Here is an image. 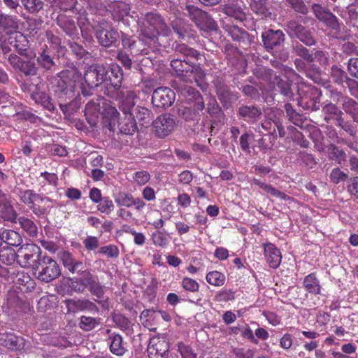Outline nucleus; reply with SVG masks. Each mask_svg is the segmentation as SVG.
I'll list each match as a JSON object with an SVG mask.
<instances>
[{
	"label": "nucleus",
	"instance_id": "338daca9",
	"mask_svg": "<svg viewBox=\"0 0 358 358\" xmlns=\"http://www.w3.org/2000/svg\"><path fill=\"white\" fill-rule=\"evenodd\" d=\"M113 201L108 196H104L97 205V210L101 213L110 214L114 210Z\"/></svg>",
	"mask_w": 358,
	"mask_h": 358
},
{
	"label": "nucleus",
	"instance_id": "37998d69",
	"mask_svg": "<svg viewBox=\"0 0 358 358\" xmlns=\"http://www.w3.org/2000/svg\"><path fill=\"white\" fill-rule=\"evenodd\" d=\"M50 52V48L45 45L42 51L39 52V55L36 59L38 64L46 70H50L55 64Z\"/></svg>",
	"mask_w": 358,
	"mask_h": 358
},
{
	"label": "nucleus",
	"instance_id": "603ef678",
	"mask_svg": "<svg viewBox=\"0 0 358 358\" xmlns=\"http://www.w3.org/2000/svg\"><path fill=\"white\" fill-rule=\"evenodd\" d=\"M224 12L227 15L226 18H234L239 22H243L245 19V14L242 8L234 5H226Z\"/></svg>",
	"mask_w": 358,
	"mask_h": 358
},
{
	"label": "nucleus",
	"instance_id": "e433bc0d",
	"mask_svg": "<svg viewBox=\"0 0 358 358\" xmlns=\"http://www.w3.org/2000/svg\"><path fill=\"white\" fill-rule=\"evenodd\" d=\"M303 285L306 292L313 295L321 294L322 286L316 272L310 273L304 277Z\"/></svg>",
	"mask_w": 358,
	"mask_h": 358
},
{
	"label": "nucleus",
	"instance_id": "49530a36",
	"mask_svg": "<svg viewBox=\"0 0 358 358\" xmlns=\"http://www.w3.org/2000/svg\"><path fill=\"white\" fill-rule=\"evenodd\" d=\"M101 323V319L100 317L82 315L80 317L79 327L85 331H90L99 327Z\"/></svg>",
	"mask_w": 358,
	"mask_h": 358
},
{
	"label": "nucleus",
	"instance_id": "dca6fc26",
	"mask_svg": "<svg viewBox=\"0 0 358 358\" xmlns=\"http://www.w3.org/2000/svg\"><path fill=\"white\" fill-rule=\"evenodd\" d=\"M106 23L99 22L96 24L94 34L98 42L104 47H110L115 45L119 38L118 32L113 29L105 28Z\"/></svg>",
	"mask_w": 358,
	"mask_h": 358
},
{
	"label": "nucleus",
	"instance_id": "6e6d98bb",
	"mask_svg": "<svg viewBox=\"0 0 358 358\" xmlns=\"http://www.w3.org/2000/svg\"><path fill=\"white\" fill-rule=\"evenodd\" d=\"M105 289V286L102 285L98 280L88 287L90 292L96 298L95 301L99 303L107 300V298L104 296Z\"/></svg>",
	"mask_w": 358,
	"mask_h": 358
},
{
	"label": "nucleus",
	"instance_id": "4468645a",
	"mask_svg": "<svg viewBox=\"0 0 358 358\" xmlns=\"http://www.w3.org/2000/svg\"><path fill=\"white\" fill-rule=\"evenodd\" d=\"M286 26L289 35H294L306 45L311 46L315 44V41L311 31L296 20L288 21Z\"/></svg>",
	"mask_w": 358,
	"mask_h": 358
},
{
	"label": "nucleus",
	"instance_id": "0e129e2a",
	"mask_svg": "<svg viewBox=\"0 0 358 358\" xmlns=\"http://www.w3.org/2000/svg\"><path fill=\"white\" fill-rule=\"evenodd\" d=\"M25 10L30 13H37L43 8L44 3L41 0H20Z\"/></svg>",
	"mask_w": 358,
	"mask_h": 358
},
{
	"label": "nucleus",
	"instance_id": "423d86ee",
	"mask_svg": "<svg viewBox=\"0 0 358 358\" xmlns=\"http://www.w3.org/2000/svg\"><path fill=\"white\" fill-rule=\"evenodd\" d=\"M185 10L187 11V16L201 30L213 31L217 29L218 25L217 22L207 12L194 5H187Z\"/></svg>",
	"mask_w": 358,
	"mask_h": 358
},
{
	"label": "nucleus",
	"instance_id": "de8ad7c7",
	"mask_svg": "<svg viewBox=\"0 0 358 358\" xmlns=\"http://www.w3.org/2000/svg\"><path fill=\"white\" fill-rule=\"evenodd\" d=\"M19 20L16 15L0 13V27L3 29H17Z\"/></svg>",
	"mask_w": 358,
	"mask_h": 358
},
{
	"label": "nucleus",
	"instance_id": "09e8293b",
	"mask_svg": "<svg viewBox=\"0 0 358 358\" xmlns=\"http://www.w3.org/2000/svg\"><path fill=\"white\" fill-rule=\"evenodd\" d=\"M343 110L348 114L354 122H358V103L351 98L345 99L342 104Z\"/></svg>",
	"mask_w": 358,
	"mask_h": 358
},
{
	"label": "nucleus",
	"instance_id": "cd10ccee",
	"mask_svg": "<svg viewBox=\"0 0 358 358\" xmlns=\"http://www.w3.org/2000/svg\"><path fill=\"white\" fill-rule=\"evenodd\" d=\"M10 196L0 189V211L4 220L16 222L17 214L13 207Z\"/></svg>",
	"mask_w": 358,
	"mask_h": 358
},
{
	"label": "nucleus",
	"instance_id": "79ce46f5",
	"mask_svg": "<svg viewBox=\"0 0 358 358\" xmlns=\"http://www.w3.org/2000/svg\"><path fill=\"white\" fill-rule=\"evenodd\" d=\"M251 10L262 17H268L271 13L268 7V0H250Z\"/></svg>",
	"mask_w": 358,
	"mask_h": 358
},
{
	"label": "nucleus",
	"instance_id": "39448f33",
	"mask_svg": "<svg viewBox=\"0 0 358 358\" xmlns=\"http://www.w3.org/2000/svg\"><path fill=\"white\" fill-rule=\"evenodd\" d=\"M1 48L4 54L13 50L29 59L36 57L35 52L29 48L28 39L20 31L11 32L5 39Z\"/></svg>",
	"mask_w": 358,
	"mask_h": 358
},
{
	"label": "nucleus",
	"instance_id": "2eb2a0df",
	"mask_svg": "<svg viewBox=\"0 0 358 358\" xmlns=\"http://www.w3.org/2000/svg\"><path fill=\"white\" fill-rule=\"evenodd\" d=\"M312 10L315 17L322 22L327 27L338 31L341 29V24L338 17L331 12L322 7L319 3H313L312 5Z\"/></svg>",
	"mask_w": 358,
	"mask_h": 358
},
{
	"label": "nucleus",
	"instance_id": "ea45409f",
	"mask_svg": "<svg viewBox=\"0 0 358 358\" xmlns=\"http://www.w3.org/2000/svg\"><path fill=\"white\" fill-rule=\"evenodd\" d=\"M216 94L221 102H227L230 99L231 92L229 87L222 77H217L213 80Z\"/></svg>",
	"mask_w": 358,
	"mask_h": 358
},
{
	"label": "nucleus",
	"instance_id": "ddd939ff",
	"mask_svg": "<svg viewBox=\"0 0 358 358\" xmlns=\"http://www.w3.org/2000/svg\"><path fill=\"white\" fill-rule=\"evenodd\" d=\"M170 344L164 337L154 336L150 340L147 352L149 358H167Z\"/></svg>",
	"mask_w": 358,
	"mask_h": 358
},
{
	"label": "nucleus",
	"instance_id": "e2e57ef3",
	"mask_svg": "<svg viewBox=\"0 0 358 358\" xmlns=\"http://www.w3.org/2000/svg\"><path fill=\"white\" fill-rule=\"evenodd\" d=\"M285 110L289 120L296 126H300L303 123V117L301 114L296 111L293 106L290 103L285 105Z\"/></svg>",
	"mask_w": 358,
	"mask_h": 358
},
{
	"label": "nucleus",
	"instance_id": "b1692460",
	"mask_svg": "<svg viewBox=\"0 0 358 358\" xmlns=\"http://www.w3.org/2000/svg\"><path fill=\"white\" fill-rule=\"evenodd\" d=\"M265 259L269 266L273 268L279 267L282 261L280 250L271 243L263 244Z\"/></svg>",
	"mask_w": 358,
	"mask_h": 358
},
{
	"label": "nucleus",
	"instance_id": "680f3d73",
	"mask_svg": "<svg viewBox=\"0 0 358 358\" xmlns=\"http://www.w3.org/2000/svg\"><path fill=\"white\" fill-rule=\"evenodd\" d=\"M308 78L311 79L315 83H320L321 69L314 62H309L306 71L304 73Z\"/></svg>",
	"mask_w": 358,
	"mask_h": 358
},
{
	"label": "nucleus",
	"instance_id": "4d7b16f0",
	"mask_svg": "<svg viewBox=\"0 0 358 358\" xmlns=\"http://www.w3.org/2000/svg\"><path fill=\"white\" fill-rule=\"evenodd\" d=\"M77 24L79 26L81 31L90 32L94 30L96 25L92 24L87 17V14L85 10L80 11L77 17Z\"/></svg>",
	"mask_w": 358,
	"mask_h": 358
},
{
	"label": "nucleus",
	"instance_id": "69168bd1",
	"mask_svg": "<svg viewBox=\"0 0 358 358\" xmlns=\"http://www.w3.org/2000/svg\"><path fill=\"white\" fill-rule=\"evenodd\" d=\"M235 299V292L231 289H222L217 291L214 296V301L217 302H228Z\"/></svg>",
	"mask_w": 358,
	"mask_h": 358
},
{
	"label": "nucleus",
	"instance_id": "5701e85b",
	"mask_svg": "<svg viewBox=\"0 0 358 358\" xmlns=\"http://www.w3.org/2000/svg\"><path fill=\"white\" fill-rule=\"evenodd\" d=\"M222 29L228 33L233 41L241 43H245L248 37V32L240 28L238 25L234 24L230 18H224L222 22Z\"/></svg>",
	"mask_w": 358,
	"mask_h": 358
},
{
	"label": "nucleus",
	"instance_id": "f704fd0d",
	"mask_svg": "<svg viewBox=\"0 0 358 358\" xmlns=\"http://www.w3.org/2000/svg\"><path fill=\"white\" fill-rule=\"evenodd\" d=\"M119 108L122 113H131L135 106L136 94L132 90L121 91Z\"/></svg>",
	"mask_w": 358,
	"mask_h": 358
},
{
	"label": "nucleus",
	"instance_id": "a18cd8bd",
	"mask_svg": "<svg viewBox=\"0 0 358 358\" xmlns=\"http://www.w3.org/2000/svg\"><path fill=\"white\" fill-rule=\"evenodd\" d=\"M69 303L78 311L87 310L91 313H99V311L97 306L88 299L78 301L71 300Z\"/></svg>",
	"mask_w": 358,
	"mask_h": 358
},
{
	"label": "nucleus",
	"instance_id": "052dcab7",
	"mask_svg": "<svg viewBox=\"0 0 358 358\" xmlns=\"http://www.w3.org/2000/svg\"><path fill=\"white\" fill-rule=\"evenodd\" d=\"M152 112L145 107L138 106L136 108V118L138 123L145 126L148 124L151 120Z\"/></svg>",
	"mask_w": 358,
	"mask_h": 358
},
{
	"label": "nucleus",
	"instance_id": "c85d7f7f",
	"mask_svg": "<svg viewBox=\"0 0 358 358\" xmlns=\"http://www.w3.org/2000/svg\"><path fill=\"white\" fill-rule=\"evenodd\" d=\"M59 257L64 266L72 273H80L85 268L83 262L76 259L69 251L62 250L59 253Z\"/></svg>",
	"mask_w": 358,
	"mask_h": 358
},
{
	"label": "nucleus",
	"instance_id": "c03bdc74",
	"mask_svg": "<svg viewBox=\"0 0 358 358\" xmlns=\"http://www.w3.org/2000/svg\"><path fill=\"white\" fill-rule=\"evenodd\" d=\"M1 238L2 243L3 242L10 246H18L22 242L20 234L11 229H4L1 232Z\"/></svg>",
	"mask_w": 358,
	"mask_h": 358
},
{
	"label": "nucleus",
	"instance_id": "f257e3e1",
	"mask_svg": "<svg viewBox=\"0 0 358 358\" xmlns=\"http://www.w3.org/2000/svg\"><path fill=\"white\" fill-rule=\"evenodd\" d=\"M175 51L182 55L183 59L176 58L171 62V66L180 80L192 83L194 81L198 86L206 77V73L199 62L202 55L196 50L185 43L176 44Z\"/></svg>",
	"mask_w": 358,
	"mask_h": 358
},
{
	"label": "nucleus",
	"instance_id": "72a5a7b5",
	"mask_svg": "<svg viewBox=\"0 0 358 358\" xmlns=\"http://www.w3.org/2000/svg\"><path fill=\"white\" fill-rule=\"evenodd\" d=\"M52 201V199L49 197L38 194L35 201H34V206L31 209L32 213L38 217L45 216L50 208L49 203Z\"/></svg>",
	"mask_w": 358,
	"mask_h": 358
},
{
	"label": "nucleus",
	"instance_id": "20e7f679",
	"mask_svg": "<svg viewBox=\"0 0 358 358\" xmlns=\"http://www.w3.org/2000/svg\"><path fill=\"white\" fill-rule=\"evenodd\" d=\"M138 29L145 28L155 39L159 41V36H169L171 29L164 18L157 12H148L138 20Z\"/></svg>",
	"mask_w": 358,
	"mask_h": 358
},
{
	"label": "nucleus",
	"instance_id": "a878e982",
	"mask_svg": "<svg viewBox=\"0 0 358 358\" xmlns=\"http://www.w3.org/2000/svg\"><path fill=\"white\" fill-rule=\"evenodd\" d=\"M30 96L36 104L41 105L50 112L55 111V106L52 99L46 92L41 91L38 85L34 86V90L31 91Z\"/></svg>",
	"mask_w": 358,
	"mask_h": 358
},
{
	"label": "nucleus",
	"instance_id": "7c9ffc66",
	"mask_svg": "<svg viewBox=\"0 0 358 358\" xmlns=\"http://www.w3.org/2000/svg\"><path fill=\"white\" fill-rule=\"evenodd\" d=\"M252 184L258 186L260 189H262L265 192L270 194L271 196L280 199L281 200L285 201H295V199L287 194H285L282 192L277 189L271 185L266 183L264 181H262L259 179L254 178L252 180Z\"/></svg>",
	"mask_w": 358,
	"mask_h": 358
},
{
	"label": "nucleus",
	"instance_id": "a19ab883",
	"mask_svg": "<svg viewBox=\"0 0 358 358\" xmlns=\"http://www.w3.org/2000/svg\"><path fill=\"white\" fill-rule=\"evenodd\" d=\"M24 106L20 102H15L13 106L15 112L13 113L8 114V116H16L17 120H23L28 121L31 123L36 122L38 117L30 111L24 110Z\"/></svg>",
	"mask_w": 358,
	"mask_h": 358
},
{
	"label": "nucleus",
	"instance_id": "bf43d9fd",
	"mask_svg": "<svg viewBox=\"0 0 358 358\" xmlns=\"http://www.w3.org/2000/svg\"><path fill=\"white\" fill-rule=\"evenodd\" d=\"M152 244L158 248H165L169 244V237L164 232L157 230L150 236Z\"/></svg>",
	"mask_w": 358,
	"mask_h": 358
},
{
	"label": "nucleus",
	"instance_id": "774afa93",
	"mask_svg": "<svg viewBox=\"0 0 358 358\" xmlns=\"http://www.w3.org/2000/svg\"><path fill=\"white\" fill-rule=\"evenodd\" d=\"M180 285L185 291L192 293L199 292L200 288L199 282L189 277L182 278Z\"/></svg>",
	"mask_w": 358,
	"mask_h": 358
},
{
	"label": "nucleus",
	"instance_id": "13d9d810",
	"mask_svg": "<svg viewBox=\"0 0 358 358\" xmlns=\"http://www.w3.org/2000/svg\"><path fill=\"white\" fill-rule=\"evenodd\" d=\"M37 194L33 189H20L18 193L21 202L26 205L31 210Z\"/></svg>",
	"mask_w": 358,
	"mask_h": 358
},
{
	"label": "nucleus",
	"instance_id": "5fc2aeb1",
	"mask_svg": "<svg viewBox=\"0 0 358 358\" xmlns=\"http://www.w3.org/2000/svg\"><path fill=\"white\" fill-rule=\"evenodd\" d=\"M18 223L29 236L35 237L37 236V227L31 219L22 216L18 218Z\"/></svg>",
	"mask_w": 358,
	"mask_h": 358
},
{
	"label": "nucleus",
	"instance_id": "f03ea898",
	"mask_svg": "<svg viewBox=\"0 0 358 358\" xmlns=\"http://www.w3.org/2000/svg\"><path fill=\"white\" fill-rule=\"evenodd\" d=\"M57 76L58 80L54 87V92L62 108L64 105L63 102L71 101L75 97L76 90L82 80L83 76L76 68L63 70Z\"/></svg>",
	"mask_w": 358,
	"mask_h": 358
},
{
	"label": "nucleus",
	"instance_id": "1a4fd4ad",
	"mask_svg": "<svg viewBox=\"0 0 358 358\" xmlns=\"http://www.w3.org/2000/svg\"><path fill=\"white\" fill-rule=\"evenodd\" d=\"M38 279L45 282H50L61 275L59 264L53 258L43 256L34 271Z\"/></svg>",
	"mask_w": 358,
	"mask_h": 358
},
{
	"label": "nucleus",
	"instance_id": "9d476101",
	"mask_svg": "<svg viewBox=\"0 0 358 358\" xmlns=\"http://www.w3.org/2000/svg\"><path fill=\"white\" fill-rule=\"evenodd\" d=\"M298 105L304 110L316 111L320 109L322 92L315 86H305L299 90Z\"/></svg>",
	"mask_w": 358,
	"mask_h": 358
},
{
	"label": "nucleus",
	"instance_id": "412c9836",
	"mask_svg": "<svg viewBox=\"0 0 358 358\" xmlns=\"http://www.w3.org/2000/svg\"><path fill=\"white\" fill-rule=\"evenodd\" d=\"M101 101H103V98L97 97L88 101L85 106V116L91 127L96 126L99 122Z\"/></svg>",
	"mask_w": 358,
	"mask_h": 358
},
{
	"label": "nucleus",
	"instance_id": "473e14b6",
	"mask_svg": "<svg viewBox=\"0 0 358 358\" xmlns=\"http://www.w3.org/2000/svg\"><path fill=\"white\" fill-rule=\"evenodd\" d=\"M238 115L247 122H255L262 115V110L254 105H243L239 107Z\"/></svg>",
	"mask_w": 358,
	"mask_h": 358
},
{
	"label": "nucleus",
	"instance_id": "c9c22d12",
	"mask_svg": "<svg viewBox=\"0 0 358 358\" xmlns=\"http://www.w3.org/2000/svg\"><path fill=\"white\" fill-rule=\"evenodd\" d=\"M330 76L334 82L338 84H342L343 82L346 80L348 87H350L351 94L355 97H358V95H357L354 92V88L352 87V85H357V83L354 80L348 78L346 73L343 70L338 68L336 65H334L331 69Z\"/></svg>",
	"mask_w": 358,
	"mask_h": 358
},
{
	"label": "nucleus",
	"instance_id": "a211bd4d",
	"mask_svg": "<svg viewBox=\"0 0 358 358\" xmlns=\"http://www.w3.org/2000/svg\"><path fill=\"white\" fill-rule=\"evenodd\" d=\"M262 39L265 49L273 52L275 48L280 47L285 42V34L282 30L268 29L262 34Z\"/></svg>",
	"mask_w": 358,
	"mask_h": 358
},
{
	"label": "nucleus",
	"instance_id": "9b49d317",
	"mask_svg": "<svg viewBox=\"0 0 358 358\" xmlns=\"http://www.w3.org/2000/svg\"><path fill=\"white\" fill-rule=\"evenodd\" d=\"M153 132L161 138L170 135L176 127V119L173 115L165 113L159 115L153 122Z\"/></svg>",
	"mask_w": 358,
	"mask_h": 358
},
{
	"label": "nucleus",
	"instance_id": "c756f323",
	"mask_svg": "<svg viewBox=\"0 0 358 358\" xmlns=\"http://www.w3.org/2000/svg\"><path fill=\"white\" fill-rule=\"evenodd\" d=\"M106 332L109 334L108 344L111 353L117 356H122L126 352L127 348L122 336L115 332H111L110 329H107Z\"/></svg>",
	"mask_w": 358,
	"mask_h": 358
},
{
	"label": "nucleus",
	"instance_id": "6e6552de",
	"mask_svg": "<svg viewBox=\"0 0 358 358\" xmlns=\"http://www.w3.org/2000/svg\"><path fill=\"white\" fill-rule=\"evenodd\" d=\"M138 38L136 40L134 44L132 55L136 56L146 55L159 50L160 43L155 39L154 36L150 34L145 28L143 29H138Z\"/></svg>",
	"mask_w": 358,
	"mask_h": 358
},
{
	"label": "nucleus",
	"instance_id": "58836bf2",
	"mask_svg": "<svg viewBox=\"0 0 358 358\" xmlns=\"http://www.w3.org/2000/svg\"><path fill=\"white\" fill-rule=\"evenodd\" d=\"M111 14L115 21H124L130 13V5L124 1H115L111 6Z\"/></svg>",
	"mask_w": 358,
	"mask_h": 358
},
{
	"label": "nucleus",
	"instance_id": "4c0bfd02",
	"mask_svg": "<svg viewBox=\"0 0 358 358\" xmlns=\"http://www.w3.org/2000/svg\"><path fill=\"white\" fill-rule=\"evenodd\" d=\"M102 115L103 124L108 127L110 131H114L120 118V113L116 108L110 105L105 106Z\"/></svg>",
	"mask_w": 358,
	"mask_h": 358
},
{
	"label": "nucleus",
	"instance_id": "f8f14e48",
	"mask_svg": "<svg viewBox=\"0 0 358 358\" xmlns=\"http://www.w3.org/2000/svg\"><path fill=\"white\" fill-rule=\"evenodd\" d=\"M107 77V68L103 65H92L86 70L84 80L87 87L94 89L105 83Z\"/></svg>",
	"mask_w": 358,
	"mask_h": 358
},
{
	"label": "nucleus",
	"instance_id": "3c124183",
	"mask_svg": "<svg viewBox=\"0 0 358 358\" xmlns=\"http://www.w3.org/2000/svg\"><path fill=\"white\" fill-rule=\"evenodd\" d=\"M326 152L331 160L336 161L340 164L346 159L345 152L334 144H329Z\"/></svg>",
	"mask_w": 358,
	"mask_h": 358
},
{
	"label": "nucleus",
	"instance_id": "7ed1b4c3",
	"mask_svg": "<svg viewBox=\"0 0 358 358\" xmlns=\"http://www.w3.org/2000/svg\"><path fill=\"white\" fill-rule=\"evenodd\" d=\"M254 75L259 80L267 83L270 87L279 92L285 98L292 97L291 81L281 79L272 69L264 66H257L254 69Z\"/></svg>",
	"mask_w": 358,
	"mask_h": 358
},
{
	"label": "nucleus",
	"instance_id": "2f4dec72",
	"mask_svg": "<svg viewBox=\"0 0 358 358\" xmlns=\"http://www.w3.org/2000/svg\"><path fill=\"white\" fill-rule=\"evenodd\" d=\"M57 24L69 36L78 34V27L74 19L66 14H59L57 17Z\"/></svg>",
	"mask_w": 358,
	"mask_h": 358
},
{
	"label": "nucleus",
	"instance_id": "aec40b11",
	"mask_svg": "<svg viewBox=\"0 0 358 358\" xmlns=\"http://www.w3.org/2000/svg\"><path fill=\"white\" fill-rule=\"evenodd\" d=\"M115 202L120 207L131 208L134 206L137 212H141L146 206L145 202L141 198H135L133 195L124 192H120L115 196Z\"/></svg>",
	"mask_w": 358,
	"mask_h": 358
},
{
	"label": "nucleus",
	"instance_id": "8fccbe9b",
	"mask_svg": "<svg viewBox=\"0 0 358 358\" xmlns=\"http://www.w3.org/2000/svg\"><path fill=\"white\" fill-rule=\"evenodd\" d=\"M45 37L50 48L55 50L59 56L64 55L66 49L64 46L62 45V40L59 36L55 35L51 31H48Z\"/></svg>",
	"mask_w": 358,
	"mask_h": 358
},
{
	"label": "nucleus",
	"instance_id": "6ab92c4d",
	"mask_svg": "<svg viewBox=\"0 0 358 358\" xmlns=\"http://www.w3.org/2000/svg\"><path fill=\"white\" fill-rule=\"evenodd\" d=\"M324 115V120L326 122L329 123L332 120L337 122L336 125L347 131V127H349L348 123L343 118V113L342 110L332 102L326 103L322 109Z\"/></svg>",
	"mask_w": 358,
	"mask_h": 358
},
{
	"label": "nucleus",
	"instance_id": "4be33fe9",
	"mask_svg": "<svg viewBox=\"0 0 358 358\" xmlns=\"http://www.w3.org/2000/svg\"><path fill=\"white\" fill-rule=\"evenodd\" d=\"M0 344L12 351H20L24 348V339L12 332L0 334Z\"/></svg>",
	"mask_w": 358,
	"mask_h": 358
},
{
	"label": "nucleus",
	"instance_id": "393cba45",
	"mask_svg": "<svg viewBox=\"0 0 358 358\" xmlns=\"http://www.w3.org/2000/svg\"><path fill=\"white\" fill-rule=\"evenodd\" d=\"M123 80V73L118 65H113L107 69L106 83L107 88H113L114 91L120 89Z\"/></svg>",
	"mask_w": 358,
	"mask_h": 358
},
{
	"label": "nucleus",
	"instance_id": "f3484780",
	"mask_svg": "<svg viewBox=\"0 0 358 358\" xmlns=\"http://www.w3.org/2000/svg\"><path fill=\"white\" fill-rule=\"evenodd\" d=\"M175 100L174 92L166 87L156 89L152 96V103L157 108H167L172 105Z\"/></svg>",
	"mask_w": 358,
	"mask_h": 358
},
{
	"label": "nucleus",
	"instance_id": "864d4df0",
	"mask_svg": "<svg viewBox=\"0 0 358 358\" xmlns=\"http://www.w3.org/2000/svg\"><path fill=\"white\" fill-rule=\"evenodd\" d=\"M206 280L211 285L221 287L224 285L226 277L222 272L213 271L206 273Z\"/></svg>",
	"mask_w": 358,
	"mask_h": 358
},
{
	"label": "nucleus",
	"instance_id": "bb28decb",
	"mask_svg": "<svg viewBox=\"0 0 358 358\" xmlns=\"http://www.w3.org/2000/svg\"><path fill=\"white\" fill-rule=\"evenodd\" d=\"M124 117L119 118L117 125L120 131L125 135H133L137 130L136 120L132 113H122Z\"/></svg>",
	"mask_w": 358,
	"mask_h": 358
},
{
	"label": "nucleus",
	"instance_id": "0eeeda50",
	"mask_svg": "<svg viewBox=\"0 0 358 358\" xmlns=\"http://www.w3.org/2000/svg\"><path fill=\"white\" fill-rule=\"evenodd\" d=\"M41 255V248L35 244L22 245L16 253L17 262L21 267L31 268L35 271L40 262Z\"/></svg>",
	"mask_w": 358,
	"mask_h": 358
}]
</instances>
